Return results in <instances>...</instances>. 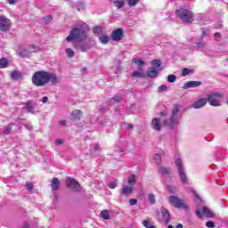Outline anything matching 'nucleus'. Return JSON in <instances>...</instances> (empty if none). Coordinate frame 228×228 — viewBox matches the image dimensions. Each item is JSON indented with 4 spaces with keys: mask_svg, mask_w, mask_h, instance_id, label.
Masks as SVG:
<instances>
[{
    "mask_svg": "<svg viewBox=\"0 0 228 228\" xmlns=\"http://www.w3.org/2000/svg\"><path fill=\"white\" fill-rule=\"evenodd\" d=\"M206 226L208 228H215V223L213 221H208Z\"/></svg>",
    "mask_w": 228,
    "mask_h": 228,
    "instance_id": "obj_45",
    "label": "nucleus"
},
{
    "mask_svg": "<svg viewBox=\"0 0 228 228\" xmlns=\"http://www.w3.org/2000/svg\"><path fill=\"white\" fill-rule=\"evenodd\" d=\"M66 53L68 54L69 58H74V51L71 48L66 49Z\"/></svg>",
    "mask_w": 228,
    "mask_h": 228,
    "instance_id": "obj_36",
    "label": "nucleus"
},
{
    "mask_svg": "<svg viewBox=\"0 0 228 228\" xmlns=\"http://www.w3.org/2000/svg\"><path fill=\"white\" fill-rule=\"evenodd\" d=\"M196 215L197 216H199V218H202V215H204V216H207L208 218H213L212 211L209 210V208H208L207 207H203L202 210L197 209Z\"/></svg>",
    "mask_w": 228,
    "mask_h": 228,
    "instance_id": "obj_8",
    "label": "nucleus"
},
{
    "mask_svg": "<svg viewBox=\"0 0 228 228\" xmlns=\"http://www.w3.org/2000/svg\"><path fill=\"white\" fill-rule=\"evenodd\" d=\"M20 56H22V52L20 53Z\"/></svg>",
    "mask_w": 228,
    "mask_h": 228,
    "instance_id": "obj_60",
    "label": "nucleus"
},
{
    "mask_svg": "<svg viewBox=\"0 0 228 228\" xmlns=\"http://www.w3.org/2000/svg\"><path fill=\"white\" fill-rule=\"evenodd\" d=\"M132 77H139L141 79H143L147 77V74H145L142 70V68H139V70H135L132 73Z\"/></svg>",
    "mask_w": 228,
    "mask_h": 228,
    "instance_id": "obj_18",
    "label": "nucleus"
},
{
    "mask_svg": "<svg viewBox=\"0 0 228 228\" xmlns=\"http://www.w3.org/2000/svg\"><path fill=\"white\" fill-rule=\"evenodd\" d=\"M161 117H167V111L160 112Z\"/></svg>",
    "mask_w": 228,
    "mask_h": 228,
    "instance_id": "obj_54",
    "label": "nucleus"
},
{
    "mask_svg": "<svg viewBox=\"0 0 228 228\" xmlns=\"http://www.w3.org/2000/svg\"><path fill=\"white\" fill-rule=\"evenodd\" d=\"M6 67H8V59H0V69H6Z\"/></svg>",
    "mask_w": 228,
    "mask_h": 228,
    "instance_id": "obj_27",
    "label": "nucleus"
},
{
    "mask_svg": "<svg viewBox=\"0 0 228 228\" xmlns=\"http://www.w3.org/2000/svg\"><path fill=\"white\" fill-rule=\"evenodd\" d=\"M129 204H130V206H136V204H138V200L131 199V200H129Z\"/></svg>",
    "mask_w": 228,
    "mask_h": 228,
    "instance_id": "obj_44",
    "label": "nucleus"
},
{
    "mask_svg": "<svg viewBox=\"0 0 228 228\" xmlns=\"http://www.w3.org/2000/svg\"><path fill=\"white\" fill-rule=\"evenodd\" d=\"M11 28L12 20L6 18L5 16H0V31H10Z\"/></svg>",
    "mask_w": 228,
    "mask_h": 228,
    "instance_id": "obj_5",
    "label": "nucleus"
},
{
    "mask_svg": "<svg viewBox=\"0 0 228 228\" xmlns=\"http://www.w3.org/2000/svg\"><path fill=\"white\" fill-rule=\"evenodd\" d=\"M116 187H117V183H111L109 184V188L110 190H115Z\"/></svg>",
    "mask_w": 228,
    "mask_h": 228,
    "instance_id": "obj_48",
    "label": "nucleus"
},
{
    "mask_svg": "<svg viewBox=\"0 0 228 228\" xmlns=\"http://www.w3.org/2000/svg\"><path fill=\"white\" fill-rule=\"evenodd\" d=\"M33 188H34L33 183H31V182L27 183V190L28 191H33Z\"/></svg>",
    "mask_w": 228,
    "mask_h": 228,
    "instance_id": "obj_43",
    "label": "nucleus"
},
{
    "mask_svg": "<svg viewBox=\"0 0 228 228\" xmlns=\"http://www.w3.org/2000/svg\"><path fill=\"white\" fill-rule=\"evenodd\" d=\"M159 174H161L163 177H167V175H170L172 174V168L161 167L159 170Z\"/></svg>",
    "mask_w": 228,
    "mask_h": 228,
    "instance_id": "obj_17",
    "label": "nucleus"
},
{
    "mask_svg": "<svg viewBox=\"0 0 228 228\" xmlns=\"http://www.w3.org/2000/svg\"><path fill=\"white\" fill-rule=\"evenodd\" d=\"M9 4H15L16 0H7Z\"/></svg>",
    "mask_w": 228,
    "mask_h": 228,
    "instance_id": "obj_52",
    "label": "nucleus"
},
{
    "mask_svg": "<svg viewBox=\"0 0 228 228\" xmlns=\"http://www.w3.org/2000/svg\"><path fill=\"white\" fill-rule=\"evenodd\" d=\"M158 72H159L158 69H154V68H150L147 70L146 77H156V76H158Z\"/></svg>",
    "mask_w": 228,
    "mask_h": 228,
    "instance_id": "obj_20",
    "label": "nucleus"
},
{
    "mask_svg": "<svg viewBox=\"0 0 228 228\" xmlns=\"http://www.w3.org/2000/svg\"><path fill=\"white\" fill-rule=\"evenodd\" d=\"M142 225L145 228H156V226H154V225H152V224H151V221L149 219L142 221Z\"/></svg>",
    "mask_w": 228,
    "mask_h": 228,
    "instance_id": "obj_29",
    "label": "nucleus"
},
{
    "mask_svg": "<svg viewBox=\"0 0 228 228\" xmlns=\"http://www.w3.org/2000/svg\"><path fill=\"white\" fill-rule=\"evenodd\" d=\"M151 127L155 131H161V123L159 122V118H155L151 121Z\"/></svg>",
    "mask_w": 228,
    "mask_h": 228,
    "instance_id": "obj_16",
    "label": "nucleus"
},
{
    "mask_svg": "<svg viewBox=\"0 0 228 228\" xmlns=\"http://www.w3.org/2000/svg\"><path fill=\"white\" fill-rule=\"evenodd\" d=\"M188 74H190V69L188 68H183L182 69V76L186 77Z\"/></svg>",
    "mask_w": 228,
    "mask_h": 228,
    "instance_id": "obj_41",
    "label": "nucleus"
},
{
    "mask_svg": "<svg viewBox=\"0 0 228 228\" xmlns=\"http://www.w3.org/2000/svg\"><path fill=\"white\" fill-rule=\"evenodd\" d=\"M175 13L176 17H178V19H181L183 24H191L195 20V15L193 14V12L188 9H177L175 11Z\"/></svg>",
    "mask_w": 228,
    "mask_h": 228,
    "instance_id": "obj_2",
    "label": "nucleus"
},
{
    "mask_svg": "<svg viewBox=\"0 0 228 228\" xmlns=\"http://www.w3.org/2000/svg\"><path fill=\"white\" fill-rule=\"evenodd\" d=\"M47 101H49V98L47 96L42 98V102L45 103L47 102Z\"/></svg>",
    "mask_w": 228,
    "mask_h": 228,
    "instance_id": "obj_51",
    "label": "nucleus"
},
{
    "mask_svg": "<svg viewBox=\"0 0 228 228\" xmlns=\"http://www.w3.org/2000/svg\"><path fill=\"white\" fill-rule=\"evenodd\" d=\"M200 85H202L200 81H188L183 85V90H188V88H197V86H200Z\"/></svg>",
    "mask_w": 228,
    "mask_h": 228,
    "instance_id": "obj_10",
    "label": "nucleus"
},
{
    "mask_svg": "<svg viewBox=\"0 0 228 228\" xmlns=\"http://www.w3.org/2000/svg\"><path fill=\"white\" fill-rule=\"evenodd\" d=\"M95 151H97V150H99L100 149V146H99V144H96V146H95Z\"/></svg>",
    "mask_w": 228,
    "mask_h": 228,
    "instance_id": "obj_58",
    "label": "nucleus"
},
{
    "mask_svg": "<svg viewBox=\"0 0 228 228\" xmlns=\"http://www.w3.org/2000/svg\"><path fill=\"white\" fill-rule=\"evenodd\" d=\"M99 40L101 44H103V45H106V44L110 43V37L106 34H102L100 37Z\"/></svg>",
    "mask_w": 228,
    "mask_h": 228,
    "instance_id": "obj_23",
    "label": "nucleus"
},
{
    "mask_svg": "<svg viewBox=\"0 0 228 228\" xmlns=\"http://www.w3.org/2000/svg\"><path fill=\"white\" fill-rule=\"evenodd\" d=\"M157 165H159V162H157Z\"/></svg>",
    "mask_w": 228,
    "mask_h": 228,
    "instance_id": "obj_61",
    "label": "nucleus"
},
{
    "mask_svg": "<svg viewBox=\"0 0 228 228\" xmlns=\"http://www.w3.org/2000/svg\"><path fill=\"white\" fill-rule=\"evenodd\" d=\"M122 38H124V31L122 28H116L112 31V40H114V42H120Z\"/></svg>",
    "mask_w": 228,
    "mask_h": 228,
    "instance_id": "obj_9",
    "label": "nucleus"
},
{
    "mask_svg": "<svg viewBox=\"0 0 228 228\" xmlns=\"http://www.w3.org/2000/svg\"><path fill=\"white\" fill-rule=\"evenodd\" d=\"M161 213H162V220L167 225V224L170 222V213L165 208H161Z\"/></svg>",
    "mask_w": 228,
    "mask_h": 228,
    "instance_id": "obj_12",
    "label": "nucleus"
},
{
    "mask_svg": "<svg viewBox=\"0 0 228 228\" xmlns=\"http://www.w3.org/2000/svg\"><path fill=\"white\" fill-rule=\"evenodd\" d=\"M196 45H197L198 49H204V47H206V45L202 41L196 43Z\"/></svg>",
    "mask_w": 228,
    "mask_h": 228,
    "instance_id": "obj_42",
    "label": "nucleus"
},
{
    "mask_svg": "<svg viewBox=\"0 0 228 228\" xmlns=\"http://www.w3.org/2000/svg\"><path fill=\"white\" fill-rule=\"evenodd\" d=\"M30 47H31V49H37V45H31Z\"/></svg>",
    "mask_w": 228,
    "mask_h": 228,
    "instance_id": "obj_57",
    "label": "nucleus"
},
{
    "mask_svg": "<svg viewBox=\"0 0 228 228\" xmlns=\"http://www.w3.org/2000/svg\"><path fill=\"white\" fill-rule=\"evenodd\" d=\"M169 202L177 208H186V203H184V200L177 196H170Z\"/></svg>",
    "mask_w": 228,
    "mask_h": 228,
    "instance_id": "obj_7",
    "label": "nucleus"
},
{
    "mask_svg": "<svg viewBox=\"0 0 228 228\" xmlns=\"http://www.w3.org/2000/svg\"><path fill=\"white\" fill-rule=\"evenodd\" d=\"M224 94L222 93H212L208 95L207 102L210 104V106H220V102L216 100V98H222Z\"/></svg>",
    "mask_w": 228,
    "mask_h": 228,
    "instance_id": "obj_4",
    "label": "nucleus"
},
{
    "mask_svg": "<svg viewBox=\"0 0 228 228\" xmlns=\"http://www.w3.org/2000/svg\"><path fill=\"white\" fill-rule=\"evenodd\" d=\"M167 228H174V226H172V224H169Z\"/></svg>",
    "mask_w": 228,
    "mask_h": 228,
    "instance_id": "obj_59",
    "label": "nucleus"
},
{
    "mask_svg": "<svg viewBox=\"0 0 228 228\" xmlns=\"http://www.w3.org/2000/svg\"><path fill=\"white\" fill-rule=\"evenodd\" d=\"M175 165L177 167L178 172L183 170V161L181 159H175Z\"/></svg>",
    "mask_w": 228,
    "mask_h": 228,
    "instance_id": "obj_28",
    "label": "nucleus"
},
{
    "mask_svg": "<svg viewBox=\"0 0 228 228\" xmlns=\"http://www.w3.org/2000/svg\"><path fill=\"white\" fill-rule=\"evenodd\" d=\"M127 183L128 184H134L136 183V177L134 176V175H131L128 179H127Z\"/></svg>",
    "mask_w": 228,
    "mask_h": 228,
    "instance_id": "obj_31",
    "label": "nucleus"
},
{
    "mask_svg": "<svg viewBox=\"0 0 228 228\" xmlns=\"http://www.w3.org/2000/svg\"><path fill=\"white\" fill-rule=\"evenodd\" d=\"M72 40H77V42H83L85 40V29L82 27L73 28L66 37V42H72Z\"/></svg>",
    "mask_w": 228,
    "mask_h": 228,
    "instance_id": "obj_3",
    "label": "nucleus"
},
{
    "mask_svg": "<svg viewBox=\"0 0 228 228\" xmlns=\"http://www.w3.org/2000/svg\"><path fill=\"white\" fill-rule=\"evenodd\" d=\"M66 186L67 188H69V190H72V191H81V184H79L78 182L76 181L74 178L69 177L66 180Z\"/></svg>",
    "mask_w": 228,
    "mask_h": 228,
    "instance_id": "obj_6",
    "label": "nucleus"
},
{
    "mask_svg": "<svg viewBox=\"0 0 228 228\" xmlns=\"http://www.w3.org/2000/svg\"><path fill=\"white\" fill-rule=\"evenodd\" d=\"M32 83L35 86H45L48 83L56 85L59 83L56 73L39 70L36 71L32 76Z\"/></svg>",
    "mask_w": 228,
    "mask_h": 228,
    "instance_id": "obj_1",
    "label": "nucleus"
},
{
    "mask_svg": "<svg viewBox=\"0 0 228 228\" xmlns=\"http://www.w3.org/2000/svg\"><path fill=\"white\" fill-rule=\"evenodd\" d=\"M140 0H127L128 6H136Z\"/></svg>",
    "mask_w": 228,
    "mask_h": 228,
    "instance_id": "obj_34",
    "label": "nucleus"
},
{
    "mask_svg": "<svg viewBox=\"0 0 228 228\" xmlns=\"http://www.w3.org/2000/svg\"><path fill=\"white\" fill-rule=\"evenodd\" d=\"M62 143H63V139H57L55 141V144L56 145H62Z\"/></svg>",
    "mask_w": 228,
    "mask_h": 228,
    "instance_id": "obj_49",
    "label": "nucleus"
},
{
    "mask_svg": "<svg viewBox=\"0 0 228 228\" xmlns=\"http://www.w3.org/2000/svg\"><path fill=\"white\" fill-rule=\"evenodd\" d=\"M12 79H13L14 81H17L19 79H22V73H20V71L14 69L11 72L10 74Z\"/></svg>",
    "mask_w": 228,
    "mask_h": 228,
    "instance_id": "obj_19",
    "label": "nucleus"
},
{
    "mask_svg": "<svg viewBox=\"0 0 228 228\" xmlns=\"http://www.w3.org/2000/svg\"><path fill=\"white\" fill-rule=\"evenodd\" d=\"M11 131H12V126L8 125L4 128V134H10Z\"/></svg>",
    "mask_w": 228,
    "mask_h": 228,
    "instance_id": "obj_38",
    "label": "nucleus"
},
{
    "mask_svg": "<svg viewBox=\"0 0 228 228\" xmlns=\"http://www.w3.org/2000/svg\"><path fill=\"white\" fill-rule=\"evenodd\" d=\"M167 81L168 83H175V81H177V77L175 75H168Z\"/></svg>",
    "mask_w": 228,
    "mask_h": 228,
    "instance_id": "obj_32",
    "label": "nucleus"
},
{
    "mask_svg": "<svg viewBox=\"0 0 228 228\" xmlns=\"http://www.w3.org/2000/svg\"><path fill=\"white\" fill-rule=\"evenodd\" d=\"M178 172L180 175L181 182L183 183V184H186V183H188V178L186 177V175H184V170L182 169Z\"/></svg>",
    "mask_w": 228,
    "mask_h": 228,
    "instance_id": "obj_24",
    "label": "nucleus"
},
{
    "mask_svg": "<svg viewBox=\"0 0 228 228\" xmlns=\"http://www.w3.org/2000/svg\"><path fill=\"white\" fill-rule=\"evenodd\" d=\"M159 92H163L165 90H168V86L167 85H162L159 87Z\"/></svg>",
    "mask_w": 228,
    "mask_h": 228,
    "instance_id": "obj_46",
    "label": "nucleus"
},
{
    "mask_svg": "<svg viewBox=\"0 0 228 228\" xmlns=\"http://www.w3.org/2000/svg\"><path fill=\"white\" fill-rule=\"evenodd\" d=\"M192 193H193V195L196 197V199H200V198L199 197V194H197V191H193Z\"/></svg>",
    "mask_w": 228,
    "mask_h": 228,
    "instance_id": "obj_53",
    "label": "nucleus"
},
{
    "mask_svg": "<svg viewBox=\"0 0 228 228\" xmlns=\"http://www.w3.org/2000/svg\"><path fill=\"white\" fill-rule=\"evenodd\" d=\"M45 24H49V21L50 20H53V16L51 15H48V16H45L44 19H43Z\"/></svg>",
    "mask_w": 228,
    "mask_h": 228,
    "instance_id": "obj_40",
    "label": "nucleus"
},
{
    "mask_svg": "<svg viewBox=\"0 0 228 228\" xmlns=\"http://www.w3.org/2000/svg\"><path fill=\"white\" fill-rule=\"evenodd\" d=\"M180 110L181 105L175 104L172 110L171 124H174V122L175 121V117H177V113H179Z\"/></svg>",
    "mask_w": 228,
    "mask_h": 228,
    "instance_id": "obj_15",
    "label": "nucleus"
},
{
    "mask_svg": "<svg viewBox=\"0 0 228 228\" xmlns=\"http://www.w3.org/2000/svg\"><path fill=\"white\" fill-rule=\"evenodd\" d=\"M83 118V111L80 110H75L71 113V119L72 120H81Z\"/></svg>",
    "mask_w": 228,
    "mask_h": 228,
    "instance_id": "obj_13",
    "label": "nucleus"
},
{
    "mask_svg": "<svg viewBox=\"0 0 228 228\" xmlns=\"http://www.w3.org/2000/svg\"><path fill=\"white\" fill-rule=\"evenodd\" d=\"M93 31L96 35H100V33H102V27L96 26L93 28Z\"/></svg>",
    "mask_w": 228,
    "mask_h": 228,
    "instance_id": "obj_33",
    "label": "nucleus"
},
{
    "mask_svg": "<svg viewBox=\"0 0 228 228\" xmlns=\"http://www.w3.org/2000/svg\"><path fill=\"white\" fill-rule=\"evenodd\" d=\"M153 159H155V161H161V155L155 154Z\"/></svg>",
    "mask_w": 228,
    "mask_h": 228,
    "instance_id": "obj_47",
    "label": "nucleus"
},
{
    "mask_svg": "<svg viewBox=\"0 0 228 228\" xmlns=\"http://www.w3.org/2000/svg\"><path fill=\"white\" fill-rule=\"evenodd\" d=\"M208 104V98H201L200 100H198L197 102H195L192 105V107L195 110H200V108H204V105Z\"/></svg>",
    "mask_w": 228,
    "mask_h": 228,
    "instance_id": "obj_11",
    "label": "nucleus"
},
{
    "mask_svg": "<svg viewBox=\"0 0 228 228\" xmlns=\"http://www.w3.org/2000/svg\"><path fill=\"white\" fill-rule=\"evenodd\" d=\"M120 101H122V98L118 95H116L112 98V102L113 104L117 103V102H120Z\"/></svg>",
    "mask_w": 228,
    "mask_h": 228,
    "instance_id": "obj_39",
    "label": "nucleus"
},
{
    "mask_svg": "<svg viewBox=\"0 0 228 228\" xmlns=\"http://www.w3.org/2000/svg\"><path fill=\"white\" fill-rule=\"evenodd\" d=\"M52 191H58L60 190V179L53 177L51 183Z\"/></svg>",
    "mask_w": 228,
    "mask_h": 228,
    "instance_id": "obj_14",
    "label": "nucleus"
},
{
    "mask_svg": "<svg viewBox=\"0 0 228 228\" xmlns=\"http://www.w3.org/2000/svg\"><path fill=\"white\" fill-rule=\"evenodd\" d=\"M126 127H127L128 129L132 130V129H133V124H128V125L126 126Z\"/></svg>",
    "mask_w": 228,
    "mask_h": 228,
    "instance_id": "obj_55",
    "label": "nucleus"
},
{
    "mask_svg": "<svg viewBox=\"0 0 228 228\" xmlns=\"http://www.w3.org/2000/svg\"><path fill=\"white\" fill-rule=\"evenodd\" d=\"M25 108L28 113H35V105H33V102L28 101L27 102Z\"/></svg>",
    "mask_w": 228,
    "mask_h": 228,
    "instance_id": "obj_21",
    "label": "nucleus"
},
{
    "mask_svg": "<svg viewBox=\"0 0 228 228\" xmlns=\"http://www.w3.org/2000/svg\"><path fill=\"white\" fill-rule=\"evenodd\" d=\"M151 65L153 67H161V61H159V60H153L151 61Z\"/></svg>",
    "mask_w": 228,
    "mask_h": 228,
    "instance_id": "obj_37",
    "label": "nucleus"
},
{
    "mask_svg": "<svg viewBox=\"0 0 228 228\" xmlns=\"http://www.w3.org/2000/svg\"><path fill=\"white\" fill-rule=\"evenodd\" d=\"M148 200L150 204L153 205L156 204V196L153 193L148 195Z\"/></svg>",
    "mask_w": 228,
    "mask_h": 228,
    "instance_id": "obj_30",
    "label": "nucleus"
},
{
    "mask_svg": "<svg viewBox=\"0 0 228 228\" xmlns=\"http://www.w3.org/2000/svg\"><path fill=\"white\" fill-rule=\"evenodd\" d=\"M59 124H60L61 126H67V120H65V119L61 120V121H59Z\"/></svg>",
    "mask_w": 228,
    "mask_h": 228,
    "instance_id": "obj_50",
    "label": "nucleus"
},
{
    "mask_svg": "<svg viewBox=\"0 0 228 228\" xmlns=\"http://www.w3.org/2000/svg\"><path fill=\"white\" fill-rule=\"evenodd\" d=\"M100 216H102V218H103V220H110V212H108V210H106V209H103L100 213Z\"/></svg>",
    "mask_w": 228,
    "mask_h": 228,
    "instance_id": "obj_26",
    "label": "nucleus"
},
{
    "mask_svg": "<svg viewBox=\"0 0 228 228\" xmlns=\"http://www.w3.org/2000/svg\"><path fill=\"white\" fill-rule=\"evenodd\" d=\"M122 195H131V193H133V187L132 186H125L123 189H122V191H121Z\"/></svg>",
    "mask_w": 228,
    "mask_h": 228,
    "instance_id": "obj_22",
    "label": "nucleus"
},
{
    "mask_svg": "<svg viewBox=\"0 0 228 228\" xmlns=\"http://www.w3.org/2000/svg\"><path fill=\"white\" fill-rule=\"evenodd\" d=\"M175 228H183V224H178L175 226Z\"/></svg>",
    "mask_w": 228,
    "mask_h": 228,
    "instance_id": "obj_56",
    "label": "nucleus"
},
{
    "mask_svg": "<svg viewBox=\"0 0 228 228\" xmlns=\"http://www.w3.org/2000/svg\"><path fill=\"white\" fill-rule=\"evenodd\" d=\"M113 4L116 8H123V6L126 4L124 0H114Z\"/></svg>",
    "mask_w": 228,
    "mask_h": 228,
    "instance_id": "obj_25",
    "label": "nucleus"
},
{
    "mask_svg": "<svg viewBox=\"0 0 228 228\" xmlns=\"http://www.w3.org/2000/svg\"><path fill=\"white\" fill-rule=\"evenodd\" d=\"M133 61H134V63H136V65H138V67H142V65H145V62L142 60L134 59Z\"/></svg>",
    "mask_w": 228,
    "mask_h": 228,
    "instance_id": "obj_35",
    "label": "nucleus"
}]
</instances>
